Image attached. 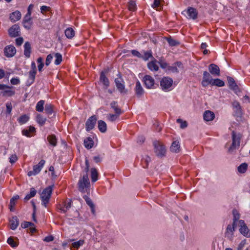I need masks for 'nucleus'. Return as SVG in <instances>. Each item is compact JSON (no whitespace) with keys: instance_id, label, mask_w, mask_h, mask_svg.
<instances>
[{"instance_id":"obj_1","label":"nucleus","mask_w":250,"mask_h":250,"mask_svg":"<svg viewBox=\"0 0 250 250\" xmlns=\"http://www.w3.org/2000/svg\"><path fill=\"white\" fill-rule=\"evenodd\" d=\"M85 167L84 169V171L85 172L83 175V178L80 179L79 181V190L82 192H84L85 188L89 186L90 183L88 177L87 172L89 170V164L88 161L87 159H85Z\"/></svg>"},{"instance_id":"obj_2","label":"nucleus","mask_w":250,"mask_h":250,"mask_svg":"<svg viewBox=\"0 0 250 250\" xmlns=\"http://www.w3.org/2000/svg\"><path fill=\"white\" fill-rule=\"evenodd\" d=\"M54 185L49 186L43 190L41 194V198L42 202V205L46 207L52 192L53 187Z\"/></svg>"},{"instance_id":"obj_3","label":"nucleus","mask_w":250,"mask_h":250,"mask_svg":"<svg viewBox=\"0 0 250 250\" xmlns=\"http://www.w3.org/2000/svg\"><path fill=\"white\" fill-rule=\"evenodd\" d=\"M241 137L239 135H236L233 131L232 132V144L228 149L229 153H232L234 150L238 149L240 144Z\"/></svg>"},{"instance_id":"obj_4","label":"nucleus","mask_w":250,"mask_h":250,"mask_svg":"<svg viewBox=\"0 0 250 250\" xmlns=\"http://www.w3.org/2000/svg\"><path fill=\"white\" fill-rule=\"evenodd\" d=\"M153 146L155 149L156 155L160 157H163L165 155L166 150L165 146L158 141H154Z\"/></svg>"},{"instance_id":"obj_5","label":"nucleus","mask_w":250,"mask_h":250,"mask_svg":"<svg viewBox=\"0 0 250 250\" xmlns=\"http://www.w3.org/2000/svg\"><path fill=\"white\" fill-rule=\"evenodd\" d=\"M173 83V80L171 78L164 77L160 81V86L163 90L169 91Z\"/></svg>"},{"instance_id":"obj_6","label":"nucleus","mask_w":250,"mask_h":250,"mask_svg":"<svg viewBox=\"0 0 250 250\" xmlns=\"http://www.w3.org/2000/svg\"><path fill=\"white\" fill-rule=\"evenodd\" d=\"M72 206V200L70 199H66L64 201L62 204L58 206L57 208L60 210L61 212L66 213L68 210L70 209Z\"/></svg>"},{"instance_id":"obj_7","label":"nucleus","mask_w":250,"mask_h":250,"mask_svg":"<svg viewBox=\"0 0 250 250\" xmlns=\"http://www.w3.org/2000/svg\"><path fill=\"white\" fill-rule=\"evenodd\" d=\"M45 162L44 160H41L38 165L33 166V170L29 171L28 172L27 175L29 176H31L38 174L43 167Z\"/></svg>"},{"instance_id":"obj_8","label":"nucleus","mask_w":250,"mask_h":250,"mask_svg":"<svg viewBox=\"0 0 250 250\" xmlns=\"http://www.w3.org/2000/svg\"><path fill=\"white\" fill-rule=\"evenodd\" d=\"M229 88L232 90L237 95H239L241 93V90L237 85L234 79L230 77L227 78Z\"/></svg>"},{"instance_id":"obj_9","label":"nucleus","mask_w":250,"mask_h":250,"mask_svg":"<svg viewBox=\"0 0 250 250\" xmlns=\"http://www.w3.org/2000/svg\"><path fill=\"white\" fill-rule=\"evenodd\" d=\"M31 69L29 72V79L28 80V83H29V85L33 83L34 82L37 73L36 65L34 62H31Z\"/></svg>"},{"instance_id":"obj_10","label":"nucleus","mask_w":250,"mask_h":250,"mask_svg":"<svg viewBox=\"0 0 250 250\" xmlns=\"http://www.w3.org/2000/svg\"><path fill=\"white\" fill-rule=\"evenodd\" d=\"M97 118L95 115L90 117L85 123V129L89 131L92 130L95 126Z\"/></svg>"},{"instance_id":"obj_11","label":"nucleus","mask_w":250,"mask_h":250,"mask_svg":"<svg viewBox=\"0 0 250 250\" xmlns=\"http://www.w3.org/2000/svg\"><path fill=\"white\" fill-rule=\"evenodd\" d=\"M143 82L146 88H153L155 84L154 79L150 75H145L143 78Z\"/></svg>"},{"instance_id":"obj_12","label":"nucleus","mask_w":250,"mask_h":250,"mask_svg":"<svg viewBox=\"0 0 250 250\" xmlns=\"http://www.w3.org/2000/svg\"><path fill=\"white\" fill-rule=\"evenodd\" d=\"M238 226L240 227L239 231L242 235L246 237L250 236L249 229L244 220L239 221Z\"/></svg>"},{"instance_id":"obj_13","label":"nucleus","mask_w":250,"mask_h":250,"mask_svg":"<svg viewBox=\"0 0 250 250\" xmlns=\"http://www.w3.org/2000/svg\"><path fill=\"white\" fill-rule=\"evenodd\" d=\"M213 79L210 74L207 71L203 72V80L202 81V85L203 87H206L209 84H211Z\"/></svg>"},{"instance_id":"obj_14","label":"nucleus","mask_w":250,"mask_h":250,"mask_svg":"<svg viewBox=\"0 0 250 250\" xmlns=\"http://www.w3.org/2000/svg\"><path fill=\"white\" fill-rule=\"evenodd\" d=\"M8 34L12 38L19 36L20 34V26L18 24L12 25L8 30Z\"/></svg>"},{"instance_id":"obj_15","label":"nucleus","mask_w":250,"mask_h":250,"mask_svg":"<svg viewBox=\"0 0 250 250\" xmlns=\"http://www.w3.org/2000/svg\"><path fill=\"white\" fill-rule=\"evenodd\" d=\"M178 68H183V64L180 62H175L171 66L168 65V67H167V70H166V71L174 73H179V72Z\"/></svg>"},{"instance_id":"obj_16","label":"nucleus","mask_w":250,"mask_h":250,"mask_svg":"<svg viewBox=\"0 0 250 250\" xmlns=\"http://www.w3.org/2000/svg\"><path fill=\"white\" fill-rule=\"evenodd\" d=\"M236 226L234 225L233 223L232 225H228L225 232V236L228 239H231L232 238Z\"/></svg>"},{"instance_id":"obj_17","label":"nucleus","mask_w":250,"mask_h":250,"mask_svg":"<svg viewBox=\"0 0 250 250\" xmlns=\"http://www.w3.org/2000/svg\"><path fill=\"white\" fill-rule=\"evenodd\" d=\"M4 54L7 57H13L16 52L15 47L13 45H8L4 48Z\"/></svg>"},{"instance_id":"obj_18","label":"nucleus","mask_w":250,"mask_h":250,"mask_svg":"<svg viewBox=\"0 0 250 250\" xmlns=\"http://www.w3.org/2000/svg\"><path fill=\"white\" fill-rule=\"evenodd\" d=\"M208 70L209 72L214 76H219L220 75V69L215 64H210L208 66Z\"/></svg>"},{"instance_id":"obj_19","label":"nucleus","mask_w":250,"mask_h":250,"mask_svg":"<svg viewBox=\"0 0 250 250\" xmlns=\"http://www.w3.org/2000/svg\"><path fill=\"white\" fill-rule=\"evenodd\" d=\"M188 18L195 20L197 18L198 12L196 9L189 7L186 11Z\"/></svg>"},{"instance_id":"obj_20","label":"nucleus","mask_w":250,"mask_h":250,"mask_svg":"<svg viewBox=\"0 0 250 250\" xmlns=\"http://www.w3.org/2000/svg\"><path fill=\"white\" fill-rule=\"evenodd\" d=\"M115 82L116 83V86L118 89V90L121 93H125L126 90H125V85L123 83H122V81L121 79L116 78L115 80Z\"/></svg>"},{"instance_id":"obj_21","label":"nucleus","mask_w":250,"mask_h":250,"mask_svg":"<svg viewBox=\"0 0 250 250\" xmlns=\"http://www.w3.org/2000/svg\"><path fill=\"white\" fill-rule=\"evenodd\" d=\"M135 91L137 96L138 97H140L144 93V90L139 81L136 83Z\"/></svg>"},{"instance_id":"obj_22","label":"nucleus","mask_w":250,"mask_h":250,"mask_svg":"<svg viewBox=\"0 0 250 250\" xmlns=\"http://www.w3.org/2000/svg\"><path fill=\"white\" fill-rule=\"evenodd\" d=\"M204 119L206 121H212L215 118L214 113L210 110H206L204 113Z\"/></svg>"},{"instance_id":"obj_23","label":"nucleus","mask_w":250,"mask_h":250,"mask_svg":"<svg viewBox=\"0 0 250 250\" xmlns=\"http://www.w3.org/2000/svg\"><path fill=\"white\" fill-rule=\"evenodd\" d=\"M21 14L19 11H16L12 13L10 15V19L13 22H16L21 18Z\"/></svg>"},{"instance_id":"obj_24","label":"nucleus","mask_w":250,"mask_h":250,"mask_svg":"<svg viewBox=\"0 0 250 250\" xmlns=\"http://www.w3.org/2000/svg\"><path fill=\"white\" fill-rule=\"evenodd\" d=\"M232 214H233V224L234 225H237V224H239V221H240V214L239 213L238 211L234 209L232 210Z\"/></svg>"},{"instance_id":"obj_25","label":"nucleus","mask_w":250,"mask_h":250,"mask_svg":"<svg viewBox=\"0 0 250 250\" xmlns=\"http://www.w3.org/2000/svg\"><path fill=\"white\" fill-rule=\"evenodd\" d=\"M10 229L14 230L19 225V220L16 216L13 217L9 221Z\"/></svg>"},{"instance_id":"obj_26","label":"nucleus","mask_w":250,"mask_h":250,"mask_svg":"<svg viewBox=\"0 0 250 250\" xmlns=\"http://www.w3.org/2000/svg\"><path fill=\"white\" fill-rule=\"evenodd\" d=\"M171 151L178 153L180 151V144L178 141H174L170 147Z\"/></svg>"},{"instance_id":"obj_27","label":"nucleus","mask_w":250,"mask_h":250,"mask_svg":"<svg viewBox=\"0 0 250 250\" xmlns=\"http://www.w3.org/2000/svg\"><path fill=\"white\" fill-rule=\"evenodd\" d=\"M24 54L27 58H29L31 54V44L28 42H26L24 45Z\"/></svg>"},{"instance_id":"obj_28","label":"nucleus","mask_w":250,"mask_h":250,"mask_svg":"<svg viewBox=\"0 0 250 250\" xmlns=\"http://www.w3.org/2000/svg\"><path fill=\"white\" fill-rule=\"evenodd\" d=\"M34 224L30 222H24L21 224V227L23 228H27L29 227L30 228V230L32 233H34L36 232V229L34 227Z\"/></svg>"},{"instance_id":"obj_29","label":"nucleus","mask_w":250,"mask_h":250,"mask_svg":"<svg viewBox=\"0 0 250 250\" xmlns=\"http://www.w3.org/2000/svg\"><path fill=\"white\" fill-rule=\"evenodd\" d=\"M83 144L85 147L89 149L93 147L94 142L91 138L88 137L84 139Z\"/></svg>"},{"instance_id":"obj_30","label":"nucleus","mask_w":250,"mask_h":250,"mask_svg":"<svg viewBox=\"0 0 250 250\" xmlns=\"http://www.w3.org/2000/svg\"><path fill=\"white\" fill-rule=\"evenodd\" d=\"M157 61L156 60H154L149 62L147 64V67L148 68L151 70V71H157L159 69V66L157 64Z\"/></svg>"},{"instance_id":"obj_31","label":"nucleus","mask_w":250,"mask_h":250,"mask_svg":"<svg viewBox=\"0 0 250 250\" xmlns=\"http://www.w3.org/2000/svg\"><path fill=\"white\" fill-rule=\"evenodd\" d=\"M83 198L84 199V200L85 201L86 204L90 207L92 213L93 214H95V209H94V205L93 203V202L91 201V200L90 199V198H89L86 195H84L83 196Z\"/></svg>"},{"instance_id":"obj_32","label":"nucleus","mask_w":250,"mask_h":250,"mask_svg":"<svg viewBox=\"0 0 250 250\" xmlns=\"http://www.w3.org/2000/svg\"><path fill=\"white\" fill-rule=\"evenodd\" d=\"M98 127L99 130L102 133L106 132L107 129L106 123L102 120L98 121Z\"/></svg>"},{"instance_id":"obj_33","label":"nucleus","mask_w":250,"mask_h":250,"mask_svg":"<svg viewBox=\"0 0 250 250\" xmlns=\"http://www.w3.org/2000/svg\"><path fill=\"white\" fill-rule=\"evenodd\" d=\"M232 106L235 109V111L237 115H241L242 114V108L237 101H234L232 103Z\"/></svg>"},{"instance_id":"obj_34","label":"nucleus","mask_w":250,"mask_h":250,"mask_svg":"<svg viewBox=\"0 0 250 250\" xmlns=\"http://www.w3.org/2000/svg\"><path fill=\"white\" fill-rule=\"evenodd\" d=\"M64 33L66 38L69 39H72L75 36V31L71 27L66 29Z\"/></svg>"},{"instance_id":"obj_35","label":"nucleus","mask_w":250,"mask_h":250,"mask_svg":"<svg viewBox=\"0 0 250 250\" xmlns=\"http://www.w3.org/2000/svg\"><path fill=\"white\" fill-rule=\"evenodd\" d=\"M110 106L111 108L114 110L115 113L117 114L121 115L122 113L121 109L119 107L117 103L113 101L111 103Z\"/></svg>"},{"instance_id":"obj_36","label":"nucleus","mask_w":250,"mask_h":250,"mask_svg":"<svg viewBox=\"0 0 250 250\" xmlns=\"http://www.w3.org/2000/svg\"><path fill=\"white\" fill-rule=\"evenodd\" d=\"M19 199V196L17 195L13 196L10 201L9 209L11 211L14 210L13 208L14 207L16 201Z\"/></svg>"},{"instance_id":"obj_37","label":"nucleus","mask_w":250,"mask_h":250,"mask_svg":"<svg viewBox=\"0 0 250 250\" xmlns=\"http://www.w3.org/2000/svg\"><path fill=\"white\" fill-rule=\"evenodd\" d=\"M35 131V128L33 126H30L29 129H25L22 131V133L23 135L27 137H31L30 133Z\"/></svg>"},{"instance_id":"obj_38","label":"nucleus","mask_w":250,"mask_h":250,"mask_svg":"<svg viewBox=\"0 0 250 250\" xmlns=\"http://www.w3.org/2000/svg\"><path fill=\"white\" fill-rule=\"evenodd\" d=\"M47 140L49 144L53 146L57 145V139L55 135H50L47 137Z\"/></svg>"},{"instance_id":"obj_39","label":"nucleus","mask_w":250,"mask_h":250,"mask_svg":"<svg viewBox=\"0 0 250 250\" xmlns=\"http://www.w3.org/2000/svg\"><path fill=\"white\" fill-rule=\"evenodd\" d=\"M150 161L151 158L148 156L146 155L145 157H144L141 161L143 167L144 168H147L148 163L150 162Z\"/></svg>"},{"instance_id":"obj_40","label":"nucleus","mask_w":250,"mask_h":250,"mask_svg":"<svg viewBox=\"0 0 250 250\" xmlns=\"http://www.w3.org/2000/svg\"><path fill=\"white\" fill-rule=\"evenodd\" d=\"M36 193H37L36 190L34 188H31L30 189V193L27 194L25 196V197L24 199V201H27L29 200H30L31 198L34 197L36 195Z\"/></svg>"},{"instance_id":"obj_41","label":"nucleus","mask_w":250,"mask_h":250,"mask_svg":"<svg viewBox=\"0 0 250 250\" xmlns=\"http://www.w3.org/2000/svg\"><path fill=\"white\" fill-rule=\"evenodd\" d=\"M91 178L92 182H95L98 179V172L96 168L91 169Z\"/></svg>"},{"instance_id":"obj_42","label":"nucleus","mask_w":250,"mask_h":250,"mask_svg":"<svg viewBox=\"0 0 250 250\" xmlns=\"http://www.w3.org/2000/svg\"><path fill=\"white\" fill-rule=\"evenodd\" d=\"M166 40L170 46H176L180 44L178 41L173 39L171 37L167 38Z\"/></svg>"},{"instance_id":"obj_43","label":"nucleus","mask_w":250,"mask_h":250,"mask_svg":"<svg viewBox=\"0 0 250 250\" xmlns=\"http://www.w3.org/2000/svg\"><path fill=\"white\" fill-rule=\"evenodd\" d=\"M36 121L40 125L42 126L44 125L46 118L40 114H38L36 117Z\"/></svg>"},{"instance_id":"obj_44","label":"nucleus","mask_w":250,"mask_h":250,"mask_svg":"<svg viewBox=\"0 0 250 250\" xmlns=\"http://www.w3.org/2000/svg\"><path fill=\"white\" fill-rule=\"evenodd\" d=\"M100 80L103 84L106 86H108L109 82L107 78L105 76V74L102 72L100 75Z\"/></svg>"},{"instance_id":"obj_45","label":"nucleus","mask_w":250,"mask_h":250,"mask_svg":"<svg viewBox=\"0 0 250 250\" xmlns=\"http://www.w3.org/2000/svg\"><path fill=\"white\" fill-rule=\"evenodd\" d=\"M29 119V117L26 114H24L18 118V121L21 125H22L26 123Z\"/></svg>"},{"instance_id":"obj_46","label":"nucleus","mask_w":250,"mask_h":250,"mask_svg":"<svg viewBox=\"0 0 250 250\" xmlns=\"http://www.w3.org/2000/svg\"><path fill=\"white\" fill-rule=\"evenodd\" d=\"M211 84L212 85H216L219 87H222L225 85V83L220 79H216L213 80Z\"/></svg>"},{"instance_id":"obj_47","label":"nucleus","mask_w":250,"mask_h":250,"mask_svg":"<svg viewBox=\"0 0 250 250\" xmlns=\"http://www.w3.org/2000/svg\"><path fill=\"white\" fill-rule=\"evenodd\" d=\"M55 58L54 63L56 65L60 64L62 60V55L59 53H56L54 54Z\"/></svg>"},{"instance_id":"obj_48","label":"nucleus","mask_w":250,"mask_h":250,"mask_svg":"<svg viewBox=\"0 0 250 250\" xmlns=\"http://www.w3.org/2000/svg\"><path fill=\"white\" fill-rule=\"evenodd\" d=\"M44 104V101L40 100L39 101L36 105V109L38 112H42L43 110V105Z\"/></svg>"},{"instance_id":"obj_49","label":"nucleus","mask_w":250,"mask_h":250,"mask_svg":"<svg viewBox=\"0 0 250 250\" xmlns=\"http://www.w3.org/2000/svg\"><path fill=\"white\" fill-rule=\"evenodd\" d=\"M15 94V92L11 89V87L7 86V88L4 90L3 92V95L11 96Z\"/></svg>"},{"instance_id":"obj_50","label":"nucleus","mask_w":250,"mask_h":250,"mask_svg":"<svg viewBox=\"0 0 250 250\" xmlns=\"http://www.w3.org/2000/svg\"><path fill=\"white\" fill-rule=\"evenodd\" d=\"M248 168V164L244 163L238 167V171L241 173H245Z\"/></svg>"},{"instance_id":"obj_51","label":"nucleus","mask_w":250,"mask_h":250,"mask_svg":"<svg viewBox=\"0 0 250 250\" xmlns=\"http://www.w3.org/2000/svg\"><path fill=\"white\" fill-rule=\"evenodd\" d=\"M120 115L117 114H109L107 116V118L110 122H114L117 120Z\"/></svg>"},{"instance_id":"obj_52","label":"nucleus","mask_w":250,"mask_h":250,"mask_svg":"<svg viewBox=\"0 0 250 250\" xmlns=\"http://www.w3.org/2000/svg\"><path fill=\"white\" fill-rule=\"evenodd\" d=\"M153 58L152 52L151 51H148L144 52V54L143 55H142V57L141 58H142L145 61H147L149 58Z\"/></svg>"},{"instance_id":"obj_53","label":"nucleus","mask_w":250,"mask_h":250,"mask_svg":"<svg viewBox=\"0 0 250 250\" xmlns=\"http://www.w3.org/2000/svg\"><path fill=\"white\" fill-rule=\"evenodd\" d=\"M45 112L48 115L52 114L53 112V105L51 104H47L45 106Z\"/></svg>"},{"instance_id":"obj_54","label":"nucleus","mask_w":250,"mask_h":250,"mask_svg":"<svg viewBox=\"0 0 250 250\" xmlns=\"http://www.w3.org/2000/svg\"><path fill=\"white\" fill-rule=\"evenodd\" d=\"M128 8L129 10L134 11L136 9V5L135 1L130 0L128 3Z\"/></svg>"},{"instance_id":"obj_55","label":"nucleus","mask_w":250,"mask_h":250,"mask_svg":"<svg viewBox=\"0 0 250 250\" xmlns=\"http://www.w3.org/2000/svg\"><path fill=\"white\" fill-rule=\"evenodd\" d=\"M83 244L84 240H80L78 241L73 243L72 245L73 248L78 249L80 246H82Z\"/></svg>"},{"instance_id":"obj_56","label":"nucleus","mask_w":250,"mask_h":250,"mask_svg":"<svg viewBox=\"0 0 250 250\" xmlns=\"http://www.w3.org/2000/svg\"><path fill=\"white\" fill-rule=\"evenodd\" d=\"M7 242L12 248H15L18 246V244L14 241L12 237L8 238Z\"/></svg>"},{"instance_id":"obj_57","label":"nucleus","mask_w":250,"mask_h":250,"mask_svg":"<svg viewBox=\"0 0 250 250\" xmlns=\"http://www.w3.org/2000/svg\"><path fill=\"white\" fill-rule=\"evenodd\" d=\"M158 63H159L161 68L163 69H166V70H167V67H168L169 65L165 61L162 60H160L158 62Z\"/></svg>"},{"instance_id":"obj_58","label":"nucleus","mask_w":250,"mask_h":250,"mask_svg":"<svg viewBox=\"0 0 250 250\" xmlns=\"http://www.w3.org/2000/svg\"><path fill=\"white\" fill-rule=\"evenodd\" d=\"M177 122L180 124V127L181 128H186L187 125L188 124L186 121H183L181 119H178L177 120Z\"/></svg>"},{"instance_id":"obj_59","label":"nucleus","mask_w":250,"mask_h":250,"mask_svg":"<svg viewBox=\"0 0 250 250\" xmlns=\"http://www.w3.org/2000/svg\"><path fill=\"white\" fill-rule=\"evenodd\" d=\"M31 14H29V13H26L24 17L23 18V22H32L31 17Z\"/></svg>"},{"instance_id":"obj_60","label":"nucleus","mask_w":250,"mask_h":250,"mask_svg":"<svg viewBox=\"0 0 250 250\" xmlns=\"http://www.w3.org/2000/svg\"><path fill=\"white\" fill-rule=\"evenodd\" d=\"M53 59V56L52 54H49L47 56L46 60H45V65L48 66L50 64L52 60Z\"/></svg>"},{"instance_id":"obj_61","label":"nucleus","mask_w":250,"mask_h":250,"mask_svg":"<svg viewBox=\"0 0 250 250\" xmlns=\"http://www.w3.org/2000/svg\"><path fill=\"white\" fill-rule=\"evenodd\" d=\"M18 160V157L16 154H13L9 158V162L11 164L15 163Z\"/></svg>"},{"instance_id":"obj_62","label":"nucleus","mask_w":250,"mask_h":250,"mask_svg":"<svg viewBox=\"0 0 250 250\" xmlns=\"http://www.w3.org/2000/svg\"><path fill=\"white\" fill-rule=\"evenodd\" d=\"M6 113L7 114H10L12 109V106L11 103H7L6 104Z\"/></svg>"},{"instance_id":"obj_63","label":"nucleus","mask_w":250,"mask_h":250,"mask_svg":"<svg viewBox=\"0 0 250 250\" xmlns=\"http://www.w3.org/2000/svg\"><path fill=\"white\" fill-rule=\"evenodd\" d=\"M10 82L13 85H17L20 83V81L18 78H14L11 79Z\"/></svg>"},{"instance_id":"obj_64","label":"nucleus","mask_w":250,"mask_h":250,"mask_svg":"<svg viewBox=\"0 0 250 250\" xmlns=\"http://www.w3.org/2000/svg\"><path fill=\"white\" fill-rule=\"evenodd\" d=\"M23 39L22 37H20L16 39V44L17 46H20L22 44Z\"/></svg>"}]
</instances>
